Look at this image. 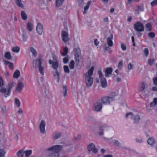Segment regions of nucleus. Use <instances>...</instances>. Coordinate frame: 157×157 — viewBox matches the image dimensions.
Returning a JSON list of instances; mask_svg holds the SVG:
<instances>
[{
	"label": "nucleus",
	"mask_w": 157,
	"mask_h": 157,
	"mask_svg": "<svg viewBox=\"0 0 157 157\" xmlns=\"http://www.w3.org/2000/svg\"><path fill=\"white\" fill-rule=\"evenodd\" d=\"M30 50L32 53L33 56H36L37 54V52L36 50L33 47H31L30 48Z\"/></svg>",
	"instance_id": "obj_40"
},
{
	"label": "nucleus",
	"mask_w": 157,
	"mask_h": 157,
	"mask_svg": "<svg viewBox=\"0 0 157 157\" xmlns=\"http://www.w3.org/2000/svg\"><path fill=\"white\" fill-rule=\"evenodd\" d=\"M49 63L50 64H52V67L53 69L55 71H57V69L59 67L58 61L53 62L51 59L49 60Z\"/></svg>",
	"instance_id": "obj_14"
},
{
	"label": "nucleus",
	"mask_w": 157,
	"mask_h": 157,
	"mask_svg": "<svg viewBox=\"0 0 157 157\" xmlns=\"http://www.w3.org/2000/svg\"><path fill=\"white\" fill-rule=\"evenodd\" d=\"M156 105H157V98H155L153 101L151 103L150 105L151 107H155Z\"/></svg>",
	"instance_id": "obj_26"
},
{
	"label": "nucleus",
	"mask_w": 157,
	"mask_h": 157,
	"mask_svg": "<svg viewBox=\"0 0 157 157\" xmlns=\"http://www.w3.org/2000/svg\"><path fill=\"white\" fill-rule=\"evenodd\" d=\"M52 58L53 61V62H55L56 61H58V60L57 59V57L55 55H52Z\"/></svg>",
	"instance_id": "obj_59"
},
{
	"label": "nucleus",
	"mask_w": 157,
	"mask_h": 157,
	"mask_svg": "<svg viewBox=\"0 0 157 157\" xmlns=\"http://www.w3.org/2000/svg\"><path fill=\"white\" fill-rule=\"evenodd\" d=\"M148 36L150 38H153L155 37V33H154L150 32L148 34Z\"/></svg>",
	"instance_id": "obj_50"
},
{
	"label": "nucleus",
	"mask_w": 157,
	"mask_h": 157,
	"mask_svg": "<svg viewBox=\"0 0 157 157\" xmlns=\"http://www.w3.org/2000/svg\"><path fill=\"white\" fill-rule=\"evenodd\" d=\"M98 74L99 75V77L101 78H102V77L103 76V74L101 72V71H99L98 72Z\"/></svg>",
	"instance_id": "obj_63"
},
{
	"label": "nucleus",
	"mask_w": 157,
	"mask_h": 157,
	"mask_svg": "<svg viewBox=\"0 0 157 157\" xmlns=\"http://www.w3.org/2000/svg\"><path fill=\"white\" fill-rule=\"evenodd\" d=\"M155 59H149L148 60V63L149 65L152 66L154 63Z\"/></svg>",
	"instance_id": "obj_46"
},
{
	"label": "nucleus",
	"mask_w": 157,
	"mask_h": 157,
	"mask_svg": "<svg viewBox=\"0 0 157 157\" xmlns=\"http://www.w3.org/2000/svg\"><path fill=\"white\" fill-rule=\"evenodd\" d=\"M109 47L108 45L107 46L105 44L103 48L105 50L108 51L109 50L110 48Z\"/></svg>",
	"instance_id": "obj_58"
},
{
	"label": "nucleus",
	"mask_w": 157,
	"mask_h": 157,
	"mask_svg": "<svg viewBox=\"0 0 157 157\" xmlns=\"http://www.w3.org/2000/svg\"><path fill=\"white\" fill-rule=\"evenodd\" d=\"M91 4V2L90 1L88 2L86 6L84 7V11L83 12V14H85L86 13V11L89 8L90 6V5Z\"/></svg>",
	"instance_id": "obj_28"
},
{
	"label": "nucleus",
	"mask_w": 157,
	"mask_h": 157,
	"mask_svg": "<svg viewBox=\"0 0 157 157\" xmlns=\"http://www.w3.org/2000/svg\"><path fill=\"white\" fill-rule=\"evenodd\" d=\"M129 115L131 116V118L133 120V123L136 124H137L140 119L139 116L136 114L133 116L134 114L132 112H129L126 114L125 117L128 118V116Z\"/></svg>",
	"instance_id": "obj_5"
},
{
	"label": "nucleus",
	"mask_w": 157,
	"mask_h": 157,
	"mask_svg": "<svg viewBox=\"0 0 157 157\" xmlns=\"http://www.w3.org/2000/svg\"><path fill=\"white\" fill-rule=\"evenodd\" d=\"M101 86L103 88H105L107 86V81L104 78L102 77L101 78Z\"/></svg>",
	"instance_id": "obj_20"
},
{
	"label": "nucleus",
	"mask_w": 157,
	"mask_h": 157,
	"mask_svg": "<svg viewBox=\"0 0 157 157\" xmlns=\"http://www.w3.org/2000/svg\"><path fill=\"white\" fill-rule=\"evenodd\" d=\"M61 38L63 41L66 43L69 40V34L67 31H63L61 33Z\"/></svg>",
	"instance_id": "obj_6"
},
{
	"label": "nucleus",
	"mask_w": 157,
	"mask_h": 157,
	"mask_svg": "<svg viewBox=\"0 0 157 157\" xmlns=\"http://www.w3.org/2000/svg\"><path fill=\"white\" fill-rule=\"evenodd\" d=\"M63 52L62 53V55L63 56H65L68 52V49L67 47H65L63 49Z\"/></svg>",
	"instance_id": "obj_44"
},
{
	"label": "nucleus",
	"mask_w": 157,
	"mask_h": 157,
	"mask_svg": "<svg viewBox=\"0 0 157 157\" xmlns=\"http://www.w3.org/2000/svg\"><path fill=\"white\" fill-rule=\"evenodd\" d=\"M153 81L154 84L155 85H157V76L153 78Z\"/></svg>",
	"instance_id": "obj_61"
},
{
	"label": "nucleus",
	"mask_w": 157,
	"mask_h": 157,
	"mask_svg": "<svg viewBox=\"0 0 157 157\" xmlns=\"http://www.w3.org/2000/svg\"><path fill=\"white\" fill-rule=\"evenodd\" d=\"M63 149V146L60 145H56L48 147L47 151H53L55 153L59 154V152Z\"/></svg>",
	"instance_id": "obj_4"
},
{
	"label": "nucleus",
	"mask_w": 157,
	"mask_h": 157,
	"mask_svg": "<svg viewBox=\"0 0 157 157\" xmlns=\"http://www.w3.org/2000/svg\"><path fill=\"white\" fill-rule=\"evenodd\" d=\"M151 6L154 7L157 5V0H154L150 3Z\"/></svg>",
	"instance_id": "obj_49"
},
{
	"label": "nucleus",
	"mask_w": 157,
	"mask_h": 157,
	"mask_svg": "<svg viewBox=\"0 0 157 157\" xmlns=\"http://www.w3.org/2000/svg\"><path fill=\"white\" fill-rule=\"evenodd\" d=\"M81 54L80 49L76 48L75 49V55L76 60L78 62H79V57Z\"/></svg>",
	"instance_id": "obj_17"
},
{
	"label": "nucleus",
	"mask_w": 157,
	"mask_h": 157,
	"mask_svg": "<svg viewBox=\"0 0 157 157\" xmlns=\"http://www.w3.org/2000/svg\"><path fill=\"white\" fill-rule=\"evenodd\" d=\"M43 26L40 23L37 24L36 27V30L37 33L40 35L42 34L43 32Z\"/></svg>",
	"instance_id": "obj_16"
},
{
	"label": "nucleus",
	"mask_w": 157,
	"mask_h": 157,
	"mask_svg": "<svg viewBox=\"0 0 157 157\" xmlns=\"http://www.w3.org/2000/svg\"><path fill=\"white\" fill-rule=\"evenodd\" d=\"M144 53L146 56H148L149 53V50L147 48H145L144 50Z\"/></svg>",
	"instance_id": "obj_55"
},
{
	"label": "nucleus",
	"mask_w": 157,
	"mask_h": 157,
	"mask_svg": "<svg viewBox=\"0 0 157 157\" xmlns=\"http://www.w3.org/2000/svg\"><path fill=\"white\" fill-rule=\"evenodd\" d=\"M63 63H65V64L67 63L68 61V58L67 57H64L63 59Z\"/></svg>",
	"instance_id": "obj_60"
},
{
	"label": "nucleus",
	"mask_w": 157,
	"mask_h": 157,
	"mask_svg": "<svg viewBox=\"0 0 157 157\" xmlns=\"http://www.w3.org/2000/svg\"><path fill=\"white\" fill-rule=\"evenodd\" d=\"M102 106V104L101 102L97 101L94 103L93 109L96 112H99L101 110Z\"/></svg>",
	"instance_id": "obj_7"
},
{
	"label": "nucleus",
	"mask_w": 157,
	"mask_h": 157,
	"mask_svg": "<svg viewBox=\"0 0 157 157\" xmlns=\"http://www.w3.org/2000/svg\"><path fill=\"white\" fill-rule=\"evenodd\" d=\"M26 157H29L32 154V151L31 150H27L24 151Z\"/></svg>",
	"instance_id": "obj_37"
},
{
	"label": "nucleus",
	"mask_w": 157,
	"mask_h": 157,
	"mask_svg": "<svg viewBox=\"0 0 157 157\" xmlns=\"http://www.w3.org/2000/svg\"><path fill=\"white\" fill-rule=\"evenodd\" d=\"M25 154L23 150H21L19 151L17 153V155L18 157H23Z\"/></svg>",
	"instance_id": "obj_25"
},
{
	"label": "nucleus",
	"mask_w": 157,
	"mask_h": 157,
	"mask_svg": "<svg viewBox=\"0 0 157 157\" xmlns=\"http://www.w3.org/2000/svg\"><path fill=\"white\" fill-rule=\"evenodd\" d=\"M145 26L147 30L149 31L151 30V25L150 23H147L146 24Z\"/></svg>",
	"instance_id": "obj_47"
},
{
	"label": "nucleus",
	"mask_w": 157,
	"mask_h": 157,
	"mask_svg": "<svg viewBox=\"0 0 157 157\" xmlns=\"http://www.w3.org/2000/svg\"><path fill=\"white\" fill-rule=\"evenodd\" d=\"M137 8V9L136 10V11L138 14H139V11H142L144 10V7L142 6H138Z\"/></svg>",
	"instance_id": "obj_38"
},
{
	"label": "nucleus",
	"mask_w": 157,
	"mask_h": 157,
	"mask_svg": "<svg viewBox=\"0 0 157 157\" xmlns=\"http://www.w3.org/2000/svg\"><path fill=\"white\" fill-rule=\"evenodd\" d=\"M47 153L45 157H59V154L55 153L53 151H47Z\"/></svg>",
	"instance_id": "obj_12"
},
{
	"label": "nucleus",
	"mask_w": 157,
	"mask_h": 157,
	"mask_svg": "<svg viewBox=\"0 0 157 157\" xmlns=\"http://www.w3.org/2000/svg\"><path fill=\"white\" fill-rule=\"evenodd\" d=\"M79 6H82V5L84 3V0H77Z\"/></svg>",
	"instance_id": "obj_54"
},
{
	"label": "nucleus",
	"mask_w": 157,
	"mask_h": 157,
	"mask_svg": "<svg viewBox=\"0 0 157 157\" xmlns=\"http://www.w3.org/2000/svg\"><path fill=\"white\" fill-rule=\"evenodd\" d=\"M5 126V124L4 123L3 121L0 122V127H1L2 129L3 130Z\"/></svg>",
	"instance_id": "obj_62"
},
{
	"label": "nucleus",
	"mask_w": 157,
	"mask_h": 157,
	"mask_svg": "<svg viewBox=\"0 0 157 157\" xmlns=\"http://www.w3.org/2000/svg\"><path fill=\"white\" fill-rule=\"evenodd\" d=\"M5 57L7 59H10L11 58V56L10 53L9 52H6L4 55Z\"/></svg>",
	"instance_id": "obj_35"
},
{
	"label": "nucleus",
	"mask_w": 157,
	"mask_h": 157,
	"mask_svg": "<svg viewBox=\"0 0 157 157\" xmlns=\"http://www.w3.org/2000/svg\"><path fill=\"white\" fill-rule=\"evenodd\" d=\"M135 29L138 32H142L144 30V27L142 24L139 22L136 23L134 25Z\"/></svg>",
	"instance_id": "obj_8"
},
{
	"label": "nucleus",
	"mask_w": 157,
	"mask_h": 157,
	"mask_svg": "<svg viewBox=\"0 0 157 157\" xmlns=\"http://www.w3.org/2000/svg\"><path fill=\"white\" fill-rule=\"evenodd\" d=\"M133 67V65L131 63L128 64V69L129 70L132 69Z\"/></svg>",
	"instance_id": "obj_56"
},
{
	"label": "nucleus",
	"mask_w": 157,
	"mask_h": 157,
	"mask_svg": "<svg viewBox=\"0 0 157 157\" xmlns=\"http://www.w3.org/2000/svg\"><path fill=\"white\" fill-rule=\"evenodd\" d=\"M4 85L2 77H0V87H3V86Z\"/></svg>",
	"instance_id": "obj_53"
},
{
	"label": "nucleus",
	"mask_w": 157,
	"mask_h": 157,
	"mask_svg": "<svg viewBox=\"0 0 157 157\" xmlns=\"http://www.w3.org/2000/svg\"><path fill=\"white\" fill-rule=\"evenodd\" d=\"M75 63L73 60H71L69 64V66L70 68L71 69H73L74 67Z\"/></svg>",
	"instance_id": "obj_43"
},
{
	"label": "nucleus",
	"mask_w": 157,
	"mask_h": 157,
	"mask_svg": "<svg viewBox=\"0 0 157 157\" xmlns=\"http://www.w3.org/2000/svg\"><path fill=\"white\" fill-rule=\"evenodd\" d=\"M63 90L62 93L64 97H65L67 95V87L66 85H64L63 86Z\"/></svg>",
	"instance_id": "obj_27"
},
{
	"label": "nucleus",
	"mask_w": 157,
	"mask_h": 157,
	"mask_svg": "<svg viewBox=\"0 0 157 157\" xmlns=\"http://www.w3.org/2000/svg\"><path fill=\"white\" fill-rule=\"evenodd\" d=\"M16 85L15 82L11 81L8 84L6 88L2 87L0 89V93L4 95L5 98H7L10 94V91L11 89Z\"/></svg>",
	"instance_id": "obj_2"
},
{
	"label": "nucleus",
	"mask_w": 157,
	"mask_h": 157,
	"mask_svg": "<svg viewBox=\"0 0 157 157\" xmlns=\"http://www.w3.org/2000/svg\"><path fill=\"white\" fill-rule=\"evenodd\" d=\"M87 150L89 151H92L94 154L96 153L98 151V149L95 148L94 144L92 143L88 145Z\"/></svg>",
	"instance_id": "obj_10"
},
{
	"label": "nucleus",
	"mask_w": 157,
	"mask_h": 157,
	"mask_svg": "<svg viewBox=\"0 0 157 157\" xmlns=\"http://www.w3.org/2000/svg\"><path fill=\"white\" fill-rule=\"evenodd\" d=\"M113 70L111 68L108 67L106 68L105 71V76L106 77H108L111 75Z\"/></svg>",
	"instance_id": "obj_19"
},
{
	"label": "nucleus",
	"mask_w": 157,
	"mask_h": 157,
	"mask_svg": "<svg viewBox=\"0 0 157 157\" xmlns=\"http://www.w3.org/2000/svg\"><path fill=\"white\" fill-rule=\"evenodd\" d=\"M24 86V85L23 82H18L15 89V92L17 93H20L22 90Z\"/></svg>",
	"instance_id": "obj_11"
},
{
	"label": "nucleus",
	"mask_w": 157,
	"mask_h": 157,
	"mask_svg": "<svg viewBox=\"0 0 157 157\" xmlns=\"http://www.w3.org/2000/svg\"><path fill=\"white\" fill-rule=\"evenodd\" d=\"M94 70V67H91L87 72L84 74L85 82L87 87L91 86L93 83V78L92 75Z\"/></svg>",
	"instance_id": "obj_1"
},
{
	"label": "nucleus",
	"mask_w": 157,
	"mask_h": 157,
	"mask_svg": "<svg viewBox=\"0 0 157 157\" xmlns=\"http://www.w3.org/2000/svg\"><path fill=\"white\" fill-rule=\"evenodd\" d=\"M45 122L44 121L42 120L41 121L39 125V130L41 133L44 134L46 132L45 130Z\"/></svg>",
	"instance_id": "obj_9"
},
{
	"label": "nucleus",
	"mask_w": 157,
	"mask_h": 157,
	"mask_svg": "<svg viewBox=\"0 0 157 157\" xmlns=\"http://www.w3.org/2000/svg\"><path fill=\"white\" fill-rule=\"evenodd\" d=\"M20 50V48L17 46L13 47L12 48V50L13 52L16 53L18 52Z\"/></svg>",
	"instance_id": "obj_42"
},
{
	"label": "nucleus",
	"mask_w": 157,
	"mask_h": 157,
	"mask_svg": "<svg viewBox=\"0 0 157 157\" xmlns=\"http://www.w3.org/2000/svg\"><path fill=\"white\" fill-rule=\"evenodd\" d=\"M1 111L2 115L4 117L6 116L7 108L6 106H3L2 107Z\"/></svg>",
	"instance_id": "obj_23"
},
{
	"label": "nucleus",
	"mask_w": 157,
	"mask_h": 157,
	"mask_svg": "<svg viewBox=\"0 0 157 157\" xmlns=\"http://www.w3.org/2000/svg\"><path fill=\"white\" fill-rule=\"evenodd\" d=\"M6 152L2 149H0V157H5V155Z\"/></svg>",
	"instance_id": "obj_48"
},
{
	"label": "nucleus",
	"mask_w": 157,
	"mask_h": 157,
	"mask_svg": "<svg viewBox=\"0 0 157 157\" xmlns=\"http://www.w3.org/2000/svg\"><path fill=\"white\" fill-rule=\"evenodd\" d=\"M20 75V72L18 70H16L14 73L13 77L15 78H17Z\"/></svg>",
	"instance_id": "obj_30"
},
{
	"label": "nucleus",
	"mask_w": 157,
	"mask_h": 157,
	"mask_svg": "<svg viewBox=\"0 0 157 157\" xmlns=\"http://www.w3.org/2000/svg\"><path fill=\"white\" fill-rule=\"evenodd\" d=\"M53 76L54 78L57 80V82H59V74L58 71H55V72H53Z\"/></svg>",
	"instance_id": "obj_21"
},
{
	"label": "nucleus",
	"mask_w": 157,
	"mask_h": 157,
	"mask_svg": "<svg viewBox=\"0 0 157 157\" xmlns=\"http://www.w3.org/2000/svg\"><path fill=\"white\" fill-rule=\"evenodd\" d=\"M63 69L65 72L69 73L70 71L68 67L67 66H64L63 67Z\"/></svg>",
	"instance_id": "obj_52"
},
{
	"label": "nucleus",
	"mask_w": 157,
	"mask_h": 157,
	"mask_svg": "<svg viewBox=\"0 0 157 157\" xmlns=\"http://www.w3.org/2000/svg\"><path fill=\"white\" fill-rule=\"evenodd\" d=\"M114 146H117L118 147H121V144L117 140H115L114 143Z\"/></svg>",
	"instance_id": "obj_45"
},
{
	"label": "nucleus",
	"mask_w": 157,
	"mask_h": 157,
	"mask_svg": "<svg viewBox=\"0 0 157 157\" xmlns=\"http://www.w3.org/2000/svg\"><path fill=\"white\" fill-rule=\"evenodd\" d=\"M15 103L17 107H19L21 105V103L19 100L17 98H15L14 99Z\"/></svg>",
	"instance_id": "obj_41"
},
{
	"label": "nucleus",
	"mask_w": 157,
	"mask_h": 157,
	"mask_svg": "<svg viewBox=\"0 0 157 157\" xmlns=\"http://www.w3.org/2000/svg\"><path fill=\"white\" fill-rule=\"evenodd\" d=\"M41 64L42 62L40 58H37L33 61V65L34 68H36L37 66L38 67L39 66L41 65Z\"/></svg>",
	"instance_id": "obj_13"
},
{
	"label": "nucleus",
	"mask_w": 157,
	"mask_h": 157,
	"mask_svg": "<svg viewBox=\"0 0 157 157\" xmlns=\"http://www.w3.org/2000/svg\"><path fill=\"white\" fill-rule=\"evenodd\" d=\"M121 47L122 49L123 50H125L126 49V47L124 43H122L121 44Z\"/></svg>",
	"instance_id": "obj_57"
},
{
	"label": "nucleus",
	"mask_w": 157,
	"mask_h": 157,
	"mask_svg": "<svg viewBox=\"0 0 157 157\" xmlns=\"http://www.w3.org/2000/svg\"><path fill=\"white\" fill-rule=\"evenodd\" d=\"M21 15L22 19L24 20H26L27 18V15L25 11H21Z\"/></svg>",
	"instance_id": "obj_31"
},
{
	"label": "nucleus",
	"mask_w": 157,
	"mask_h": 157,
	"mask_svg": "<svg viewBox=\"0 0 157 157\" xmlns=\"http://www.w3.org/2000/svg\"><path fill=\"white\" fill-rule=\"evenodd\" d=\"M61 133L60 132L54 133L52 134V138L54 140H56L59 138L61 136Z\"/></svg>",
	"instance_id": "obj_22"
},
{
	"label": "nucleus",
	"mask_w": 157,
	"mask_h": 157,
	"mask_svg": "<svg viewBox=\"0 0 157 157\" xmlns=\"http://www.w3.org/2000/svg\"><path fill=\"white\" fill-rule=\"evenodd\" d=\"M147 142L149 144L152 145L155 143V140L153 138H150L148 140Z\"/></svg>",
	"instance_id": "obj_34"
},
{
	"label": "nucleus",
	"mask_w": 157,
	"mask_h": 157,
	"mask_svg": "<svg viewBox=\"0 0 157 157\" xmlns=\"http://www.w3.org/2000/svg\"><path fill=\"white\" fill-rule=\"evenodd\" d=\"M112 95L104 96L102 97L101 100V103L104 105H108L110 103L114 100V97L115 95V93H113Z\"/></svg>",
	"instance_id": "obj_3"
},
{
	"label": "nucleus",
	"mask_w": 157,
	"mask_h": 157,
	"mask_svg": "<svg viewBox=\"0 0 157 157\" xmlns=\"http://www.w3.org/2000/svg\"><path fill=\"white\" fill-rule=\"evenodd\" d=\"M33 24L30 22H28L27 24V29L29 31H32L33 28Z\"/></svg>",
	"instance_id": "obj_29"
},
{
	"label": "nucleus",
	"mask_w": 157,
	"mask_h": 157,
	"mask_svg": "<svg viewBox=\"0 0 157 157\" xmlns=\"http://www.w3.org/2000/svg\"><path fill=\"white\" fill-rule=\"evenodd\" d=\"M64 0H56V6L57 7H59L63 2Z\"/></svg>",
	"instance_id": "obj_33"
},
{
	"label": "nucleus",
	"mask_w": 157,
	"mask_h": 157,
	"mask_svg": "<svg viewBox=\"0 0 157 157\" xmlns=\"http://www.w3.org/2000/svg\"><path fill=\"white\" fill-rule=\"evenodd\" d=\"M104 126H103L102 127H101L100 128V131L99 132V134L100 135H103V128H104Z\"/></svg>",
	"instance_id": "obj_51"
},
{
	"label": "nucleus",
	"mask_w": 157,
	"mask_h": 157,
	"mask_svg": "<svg viewBox=\"0 0 157 157\" xmlns=\"http://www.w3.org/2000/svg\"><path fill=\"white\" fill-rule=\"evenodd\" d=\"M17 5L19 7L23 8V5L21 3V0H15Z\"/></svg>",
	"instance_id": "obj_32"
},
{
	"label": "nucleus",
	"mask_w": 157,
	"mask_h": 157,
	"mask_svg": "<svg viewBox=\"0 0 157 157\" xmlns=\"http://www.w3.org/2000/svg\"><path fill=\"white\" fill-rule=\"evenodd\" d=\"M39 71L40 73L42 75H44V68L42 67L41 65L39 66L38 67Z\"/></svg>",
	"instance_id": "obj_39"
},
{
	"label": "nucleus",
	"mask_w": 157,
	"mask_h": 157,
	"mask_svg": "<svg viewBox=\"0 0 157 157\" xmlns=\"http://www.w3.org/2000/svg\"><path fill=\"white\" fill-rule=\"evenodd\" d=\"M21 31L19 32L20 34L21 35L23 41L24 42L26 41L28 38V36L25 31L21 28Z\"/></svg>",
	"instance_id": "obj_15"
},
{
	"label": "nucleus",
	"mask_w": 157,
	"mask_h": 157,
	"mask_svg": "<svg viewBox=\"0 0 157 157\" xmlns=\"http://www.w3.org/2000/svg\"><path fill=\"white\" fill-rule=\"evenodd\" d=\"M94 44L96 45H97L98 44L99 42L97 39H95L94 40Z\"/></svg>",
	"instance_id": "obj_64"
},
{
	"label": "nucleus",
	"mask_w": 157,
	"mask_h": 157,
	"mask_svg": "<svg viewBox=\"0 0 157 157\" xmlns=\"http://www.w3.org/2000/svg\"><path fill=\"white\" fill-rule=\"evenodd\" d=\"M113 39V35L112 34H111L107 38L108 45L109 46L112 47L113 45V42L112 40Z\"/></svg>",
	"instance_id": "obj_18"
},
{
	"label": "nucleus",
	"mask_w": 157,
	"mask_h": 157,
	"mask_svg": "<svg viewBox=\"0 0 157 157\" xmlns=\"http://www.w3.org/2000/svg\"><path fill=\"white\" fill-rule=\"evenodd\" d=\"M145 84L143 83H141L140 85V86L139 91L140 92H143L144 90L145 89Z\"/></svg>",
	"instance_id": "obj_36"
},
{
	"label": "nucleus",
	"mask_w": 157,
	"mask_h": 157,
	"mask_svg": "<svg viewBox=\"0 0 157 157\" xmlns=\"http://www.w3.org/2000/svg\"><path fill=\"white\" fill-rule=\"evenodd\" d=\"M4 62L5 64L8 65L9 68L12 70L13 68V63L10 62L8 61L4 60Z\"/></svg>",
	"instance_id": "obj_24"
}]
</instances>
